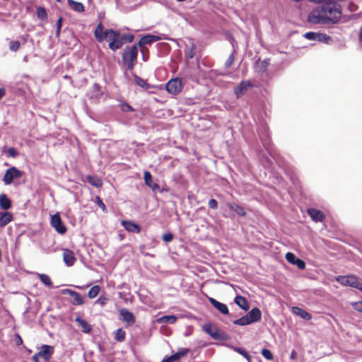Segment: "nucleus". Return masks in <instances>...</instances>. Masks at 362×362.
<instances>
[{
	"label": "nucleus",
	"instance_id": "f257e3e1",
	"mask_svg": "<svg viewBox=\"0 0 362 362\" xmlns=\"http://www.w3.org/2000/svg\"><path fill=\"white\" fill-rule=\"evenodd\" d=\"M138 47L133 45L131 47H127L122 54V61L127 65L130 71L134 69L135 62L137 59Z\"/></svg>",
	"mask_w": 362,
	"mask_h": 362
},
{
	"label": "nucleus",
	"instance_id": "f03ea898",
	"mask_svg": "<svg viewBox=\"0 0 362 362\" xmlns=\"http://www.w3.org/2000/svg\"><path fill=\"white\" fill-rule=\"evenodd\" d=\"M336 280L343 286L356 288L362 291V282L358 281L357 277L354 275L339 276Z\"/></svg>",
	"mask_w": 362,
	"mask_h": 362
},
{
	"label": "nucleus",
	"instance_id": "7ed1b4c3",
	"mask_svg": "<svg viewBox=\"0 0 362 362\" xmlns=\"http://www.w3.org/2000/svg\"><path fill=\"white\" fill-rule=\"evenodd\" d=\"M182 83L178 78H172L165 85L166 90L172 95H177L180 93L182 91Z\"/></svg>",
	"mask_w": 362,
	"mask_h": 362
},
{
	"label": "nucleus",
	"instance_id": "20e7f679",
	"mask_svg": "<svg viewBox=\"0 0 362 362\" xmlns=\"http://www.w3.org/2000/svg\"><path fill=\"white\" fill-rule=\"evenodd\" d=\"M22 176V172L16 167L8 168L3 177V181L6 185H10L14 179L20 178Z\"/></svg>",
	"mask_w": 362,
	"mask_h": 362
},
{
	"label": "nucleus",
	"instance_id": "39448f33",
	"mask_svg": "<svg viewBox=\"0 0 362 362\" xmlns=\"http://www.w3.org/2000/svg\"><path fill=\"white\" fill-rule=\"evenodd\" d=\"M51 226L56 230L59 234H64L66 231V226L63 224L61 217L58 214H56L51 216Z\"/></svg>",
	"mask_w": 362,
	"mask_h": 362
},
{
	"label": "nucleus",
	"instance_id": "423d86ee",
	"mask_svg": "<svg viewBox=\"0 0 362 362\" xmlns=\"http://www.w3.org/2000/svg\"><path fill=\"white\" fill-rule=\"evenodd\" d=\"M54 351V346L51 345L43 344L39 348L37 355L42 358L46 362H48Z\"/></svg>",
	"mask_w": 362,
	"mask_h": 362
},
{
	"label": "nucleus",
	"instance_id": "0eeeda50",
	"mask_svg": "<svg viewBox=\"0 0 362 362\" xmlns=\"http://www.w3.org/2000/svg\"><path fill=\"white\" fill-rule=\"evenodd\" d=\"M119 319L127 323L128 325H132L136 322V317L134 315L130 312L128 309L122 308L119 310Z\"/></svg>",
	"mask_w": 362,
	"mask_h": 362
},
{
	"label": "nucleus",
	"instance_id": "6e6552de",
	"mask_svg": "<svg viewBox=\"0 0 362 362\" xmlns=\"http://www.w3.org/2000/svg\"><path fill=\"white\" fill-rule=\"evenodd\" d=\"M252 84L250 81H242L239 85L234 88V93L237 98L242 97L250 88Z\"/></svg>",
	"mask_w": 362,
	"mask_h": 362
},
{
	"label": "nucleus",
	"instance_id": "1a4fd4ad",
	"mask_svg": "<svg viewBox=\"0 0 362 362\" xmlns=\"http://www.w3.org/2000/svg\"><path fill=\"white\" fill-rule=\"evenodd\" d=\"M62 294H68L73 298L71 303L75 305H81L83 304L84 300L83 296L79 293L71 289H64L62 291Z\"/></svg>",
	"mask_w": 362,
	"mask_h": 362
},
{
	"label": "nucleus",
	"instance_id": "9d476101",
	"mask_svg": "<svg viewBox=\"0 0 362 362\" xmlns=\"http://www.w3.org/2000/svg\"><path fill=\"white\" fill-rule=\"evenodd\" d=\"M167 39L165 37H160L157 35H146L144 37H142L139 42V46L140 47H143L144 45H151L153 42L161 40H165Z\"/></svg>",
	"mask_w": 362,
	"mask_h": 362
},
{
	"label": "nucleus",
	"instance_id": "9b49d317",
	"mask_svg": "<svg viewBox=\"0 0 362 362\" xmlns=\"http://www.w3.org/2000/svg\"><path fill=\"white\" fill-rule=\"evenodd\" d=\"M144 179L145 184L149 188H151L153 192L162 191L160 189V186L157 183H155L153 182L152 176H151V174L150 173V172H148V171L144 172Z\"/></svg>",
	"mask_w": 362,
	"mask_h": 362
},
{
	"label": "nucleus",
	"instance_id": "f8f14e48",
	"mask_svg": "<svg viewBox=\"0 0 362 362\" xmlns=\"http://www.w3.org/2000/svg\"><path fill=\"white\" fill-rule=\"evenodd\" d=\"M307 212L311 219L315 222H322L325 218L323 213L316 209L309 208L308 209Z\"/></svg>",
	"mask_w": 362,
	"mask_h": 362
},
{
	"label": "nucleus",
	"instance_id": "ddd939ff",
	"mask_svg": "<svg viewBox=\"0 0 362 362\" xmlns=\"http://www.w3.org/2000/svg\"><path fill=\"white\" fill-rule=\"evenodd\" d=\"M209 301L221 313H222L223 315L228 314V313H229L228 308V307H227V305L226 304L222 303L216 300V299H214V298H211V297L209 298Z\"/></svg>",
	"mask_w": 362,
	"mask_h": 362
},
{
	"label": "nucleus",
	"instance_id": "4468645a",
	"mask_svg": "<svg viewBox=\"0 0 362 362\" xmlns=\"http://www.w3.org/2000/svg\"><path fill=\"white\" fill-rule=\"evenodd\" d=\"M226 206L234 213H235L237 215L240 216H245L246 215V211L245 209L239 205L238 204L231 202H227Z\"/></svg>",
	"mask_w": 362,
	"mask_h": 362
},
{
	"label": "nucleus",
	"instance_id": "2eb2a0df",
	"mask_svg": "<svg viewBox=\"0 0 362 362\" xmlns=\"http://www.w3.org/2000/svg\"><path fill=\"white\" fill-rule=\"evenodd\" d=\"M122 225L128 232L139 233L141 231L140 226L133 221L123 220Z\"/></svg>",
	"mask_w": 362,
	"mask_h": 362
},
{
	"label": "nucleus",
	"instance_id": "dca6fc26",
	"mask_svg": "<svg viewBox=\"0 0 362 362\" xmlns=\"http://www.w3.org/2000/svg\"><path fill=\"white\" fill-rule=\"evenodd\" d=\"M247 318L250 321L251 324L259 322L262 317V313L260 310L255 307L253 308L247 315Z\"/></svg>",
	"mask_w": 362,
	"mask_h": 362
},
{
	"label": "nucleus",
	"instance_id": "f3484780",
	"mask_svg": "<svg viewBox=\"0 0 362 362\" xmlns=\"http://www.w3.org/2000/svg\"><path fill=\"white\" fill-rule=\"evenodd\" d=\"M258 134L263 146L269 151L270 141L266 127H263L262 129H259L258 130Z\"/></svg>",
	"mask_w": 362,
	"mask_h": 362
},
{
	"label": "nucleus",
	"instance_id": "a211bd4d",
	"mask_svg": "<svg viewBox=\"0 0 362 362\" xmlns=\"http://www.w3.org/2000/svg\"><path fill=\"white\" fill-rule=\"evenodd\" d=\"M63 259L64 263L68 267L74 265V262H76V257L74 256V252L69 249L64 250Z\"/></svg>",
	"mask_w": 362,
	"mask_h": 362
},
{
	"label": "nucleus",
	"instance_id": "6ab92c4d",
	"mask_svg": "<svg viewBox=\"0 0 362 362\" xmlns=\"http://www.w3.org/2000/svg\"><path fill=\"white\" fill-rule=\"evenodd\" d=\"M203 329L214 339H220L219 331L216 327L213 328L211 324L206 323L203 325Z\"/></svg>",
	"mask_w": 362,
	"mask_h": 362
},
{
	"label": "nucleus",
	"instance_id": "aec40b11",
	"mask_svg": "<svg viewBox=\"0 0 362 362\" xmlns=\"http://www.w3.org/2000/svg\"><path fill=\"white\" fill-rule=\"evenodd\" d=\"M13 218V214L8 211L0 212V228L5 227L7 224L12 221Z\"/></svg>",
	"mask_w": 362,
	"mask_h": 362
},
{
	"label": "nucleus",
	"instance_id": "412c9836",
	"mask_svg": "<svg viewBox=\"0 0 362 362\" xmlns=\"http://www.w3.org/2000/svg\"><path fill=\"white\" fill-rule=\"evenodd\" d=\"M234 302L237 305H238L243 310H245V311L248 310L249 304L245 297H243L241 296H237L234 299Z\"/></svg>",
	"mask_w": 362,
	"mask_h": 362
},
{
	"label": "nucleus",
	"instance_id": "4be33fe9",
	"mask_svg": "<svg viewBox=\"0 0 362 362\" xmlns=\"http://www.w3.org/2000/svg\"><path fill=\"white\" fill-rule=\"evenodd\" d=\"M292 311L293 314L305 320H310L312 317L310 314L298 307H293Z\"/></svg>",
	"mask_w": 362,
	"mask_h": 362
},
{
	"label": "nucleus",
	"instance_id": "5701e85b",
	"mask_svg": "<svg viewBox=\"0 0 362 362\" xmlns=\"http://www.w3.org/2000/svg\"><path fill=\"white\" fill-rule=\"evenodd\" d=\"M0 207L4 210H8L11 207V201L5 194L0 195Z\"/></svg>",
	"mask_w": 362,
	"mask_h": 362
},
{
	"label": "nucleus",
	"instance_id": "b1692460",
	"mask_svg": "<svg viewBox=\"0 0 362 362\" xmlns=\"http://www.w3.org/2000/svg\"><path fill=\"white\" fill-rule=\"evenodd\" d=\"M120 35L119 31L113 29H106L105 30L104 40L107 39L110 42H112L116 37Z\"/></svg>",
	"mask_w": 362,
	"mask_h": 362
},
{
	"label": "nucleus",
	"instance_id": "393cba45",
	"mask_svg": "<svg viewBox=\"0 0 362 362\" xmlns=\"http://www.w3.org/2000/svg\"><path fill=\"white\" fill-rule=\"evenodd\" d=\"M75 321L78 324L80 327H81L83 332L84 333L90 332L92 327L86 320H84L80 317H77Z\"/></svg>",
	"mask_w": 362,
	"mask_h": 362
},
{
	"label": "nucleus",
	"instance_id": "a878e982",
	"mask_svg": "<svg viewBox=\"0 0 362 362\" xmlns=\"http://www.w3.org/2000/svg\"><path fill=\"white\" fill-rule=\"evenodd\" d=\"M94 35L98 42H101L104 40L105 31H103V27L101 22L97 25L94 31Z\"/></svg>",
	"mask_w": 362,
	"mask_h": 362
},
{
	"label": "nucleus",
	"instance_id": "bb28decb",
	"mask_svg": "<svg viewBox=\"0 0 362 362\" xmlns=\"http://www.w3.org/2000/svg\"><path fill=\"white\" fill-rule=\"evenodd\" d=\"M123 45L122 40L120 37V35L116 37L112 42L109 43V48L115 52L116 50L120 49Z\"/></svg>",
	"mask_w": 362,
	"mask_h": 362
},
{
	"label": "nucleus",
	"instance_id": "cd10ccee",
	"mask_svg": "<svg viewBox=\"0 0 362 362\" xmlns=\"http://www.w3.org/2000/svg\"><path fill=\"white\" fill-rule=\"evenodd\" d=\"M134 81L137 86H139L144 89H149L153 87L151 84L148 83L146 80L143 79L136 75H134Z\"/></svg>",
	"mask_w": 362,
	"mask_h": 362
},
{
	"label": "nucleus",
	"instance_id": "c85d7f7f",
	"mask_svg": "<svg viewBox=\"0 0 362 362\" xmlns=\"http://www.w3.org/2000/svg\"><path fill=\"white\" fill-rule=\"evenodd\" d=\"M68 4L74 11L76 12L80 13L84 11V6L80 2H77L74 0H68Z\"/></svg>",
	"mask_w": 362,
	"mask_h": 362
},
{
	"label": "nucleus",
	"instance_id": "c756f323",
	"mask_svg": "<svg viewBox=\"0 0 362 362\" xmlns=\"http://www.w3.org/2000/svg\"><path fill=\"white\" fill-rule=\"evenodd\" d=\"M125 337L126 332L122 328H119L115 332V339L117 341H124L125 340Z\"/></svg>",
	"mask_w": 362,
	"mask_h": 362
},
{
	"label": "nucleus",
	"instance_id": "7c9ffc66",
	"mask_svg": "<svg viewBox=\"0 0 362 362\" xmlns=\"http://www.w3.org/2000/svg\"><path fill=\"white\" fill-rule=\"evenodd\" d=\"M317 41L327 45H330L332 42V39L330 36L326 34L319 33Z\"/></svg>",
	"mask_w": 362,
	"mask_h": 362
},
{
	"label": "nucleus",
	"instance_id": "2f4dec72",
	"mask_svg": "<svg viewBox=\"0 0 362 362\" xmlns=\"http://www.w3.org/2000/svg\"><path fill=\"white\" fill-rule=\"evenodd\" d=\"M39 279L41 282L47 286H51L52 285V281L49 276L45 274H37Z\"/></svg>",
	"mask_w": 362,
	"mask_h": 362
},
{
	"label": "nucleus",
	"instance_id": "473e14b6",
	"mask_svg": "<svg viewBox=\"0 0 362 362\" xmlns=\"http://www.w3.org/2000/svg\"><path fill=\"white\" fill-rule=\"evenodd\" d=\"M233 324L235 325L245 326V325H250L251 322L249 320V319L247 318V315H245L239 319L234 320Z\"/></svg>",
	"mask_w": 362,
	"mask_h": 362
},
{
	"label": "nucleus",
	"instance_id": "72a5a7b5",
	"mask_svg": "<svg viewBox=\"0 0 362 362\" xmlns=\"http://www.w3.org/2000/svg\"><path fill=\"white\" fill-rule=\"evenodd\" d=\"M177 317L175 315H165L159 319L160 322L168 324H173L176 322Z\"/></svg>",
	"mask_w": 362,
	"mask_h": 362
},
{
	"label": "nucleus",
	"instance_id": "f704fd0d",
	"mask_svg": "<svg viewBox=\"0 0 362 362\" xmlns=\"http://www.w3.org/2000/svg\"><path fill=\"white\" fill-rule=\"evenodd\" d=\"M100 290V288L99 286H94L92 288H90L88 293V298H94L95 297H96L98 295Z\"/></svg>",
	"mask_w": 362,
	"mask_h": 362
},
{
	"label": "nucleus",
	"instance_id": "c9c22d12",
	"mask_svg": "<svg viewBox=\"0 0 362 362\" xmlns=\"http://www.w3.org/2000/svg\"><path fill=\"white\" fill-rule=\"evenodd\" d=\"M37 16L41 20L47 19V14L46 9L43 7H39L37 9Z\"/></svg>",
	"mask_w": 362,
	"mask_h": 362
},
{
	"label": "nucleus",
	"instance_id": "e433bc0d",
	"mask_svg": "<svg viewBox=\"0 0 362 362\" xmlns=\"http://www.w3.org/2000/svg\"><path fill=\"white\" fill-rule=\"evenodd\" d=\"M88 182L94 187H99L102 185V182L99 179H96L92 176L88 177Z\"/></svg>",
	"mask_w": 362,
	"mask_h": 362
},
{
	"label": "nucleus",
	"instance_id": "4c0bfd02",
	"mask_svg": "<svg viewBox=\"0 0 362 362\" xmlns=\"http://www.w3.org/2000/svg\"><path fill=\"white\" fill-rule=\"evenodd\" d=\"M319 33L308 32L304 34V37L308 40L317 41Z\"/></svg>",
	"mask_w": 362,
	"mask_h": 362
},
{
	"label": "nucleus",
	"instance_id": "58836bf2",
	"mask_svg": "<svg viewBox=\"0 0 362 362\" xmlns=\"http://www.w3.org/2000/svg\"><path fill=\"white\" fill-rule=\"evenodd\" d=\"M121 110L122 112H134V108L127 103L123 102L120 105Z\"/></svg>",
	"mask_w": 362,
	"mask_h": 362
},
{
	"label": "nucleus",
	"instance_id": "ea45409f",
	"mask_svg": "<svg viewBox=\"0 0 362 362\" xmlns=\"http://www.w3.org/2000/svg\"><path fill=\"white\" fill-rule=\"evenodd\" d=\"M188 352V349H184L182 350H181L180 351H178L174 354H173V356L174 357V359L175 360V361H178L182 356H184L185 355H186Z\"/></svg>",
	"mask_w": 362,
	"mask_h": 362
},
{
	"label": "nucleus",
	"instance_id": "a19ab883",
	"mask_svg": "<svg viewBox=\"0 0 362 362\" xmlns=\"http://www.w3.org/2000/svg\"><path fill=\"white\" fill-rule=\"evenodd\" d=\"M286 259L289 263L294 264L296 260L298 259V258L296 257V256L293 253L288 252L286 255Z\"/></svg>",
	"mask_w": 362,
	"mask_h": 362
},
{
	"label": "nucleus",
	"instance_id": "79ce46f5",
	"mask_svg": "<svg viewBox=\"0 0 362 362\" xmlns=\"http://www.w3.org/2000/svg\"><path fill=\"white\" fill-rule=\"evenodd\" d=\"M120 37H121L123 43L124 42H131L134 40V37L132 34L120 35Z\"/></svg>",
	"mask_w": 362,
	"mask_h": 362
},
{
	"label": "nucleus",
	"instance_id": "37998d69",
	"mask_svg": "<svg viewBox=\"0 0 362 362\" xmlns=\"http://www.w3.org/2000/svg\"><path fill=\"white\" fill-rule=\"evenodd\" d=\"M262 355L267 360H272L273 358L272 353L267 349H263L262 350Z\"/></svg>",
	"mask_w": 362,
	"mask_h": 362
},
{
	"label": "nucleus",
	"instance_id": "c03bdc74",
	"mask_svg": "<svg viewBox=\"0 0 362 362\" xmlns=\"http://www.w3.org/2000/svg\"><path fill=\"white\" fill-rule=\"evenodd\" d=\"M20 47V42L18 41H11L9 45V48L11 51L16 52Z\"/></svg>",
	"mask_w": 362,
	"mask_h": 362
},
{
	"label": "nucleus",
	"instance_id": "a18cd8bd",
	"mask_svg": "<svg viewBox=\"0 0 362 362\" xmlns=\"http://www.w3.org/2000/svg\"><path fill=\"white\" fill-rule=\"evenodd\" d=\"M235 350L239 353L240 354H241L243 356H244L245 358H246L247 359V361H250V355L248 354V353L247 352L246 350L242 349V348H235Z\"/></svg>",
	"mask_w": 362,
	"mask_h": 362
},
{
	"label": "nucleus",
	"instance_id": "49530a36",
	"mask_svg": "<svg viewBox=\"0 0 362 362\" xmlns=\"http://www.w3.org/2000/svg\"><path fill=\"white\" fill-rule=\"evenodd\" d=\"M234 60H235V56H234V53L233 52L230 54L229 57L228 58V59L226 60V62L225 63L226 67L229 68L234 62Z\"/></svg>",
	"mask_w": 362,
	"mask_h": 362
},
{
	"label": "nucleus",
	"instance_id": "de8ad7c7",
	"mask_svg": "<svg viewBox=\"0 0 362 362\" xmlns=\"http://www.w3.org/2000/svg\"><path fill=\"white\" fill-rule=\"evenodd\" d=\"M293 265H296L298 268L300 269H304L305 268V262L299 258L296 260L295 264Z\"/></svg>",
	"mask_w": 362,
	"mask_h": 362
},
{
	"label": "nucleus",
	"instance_id": "09e8293b",
	"mask_svg": "<svg viewBox=\"0 0 362 362\" xmlns=\"http://www.w3.org/2000/svg\"><path fill=\"white\" fill-rule=\"evenodd\" d=\"M352 306L355 310L362 313V301L354 303Z\"/></svg>",
	"mask_w": 362,
	"mask_h": 362
},
{
	"label": "nucleus",
	"instance_id": "8fccbe9b",
	"mask_svg": "<svg viewBox=\"0 0 362 362\" xmlns=\"http://www.w3.org/2000/svg\"><path fill=\"white\" fill-rule=\"evenodd\" d=\"M209 207L212 209H216L218 208V202L214 199H209L208 202Z\"/></svg>",
	"mask_w": 362,
	"mask_h": 362
},
{
	"label": "nucleus",
	"instance_id": "3c124183",
	"mask_svg": "<svg viewBox=\"0 0 362 362\" xmlns=\"http://www.w3.org/2000/svg\"><path fill=\"white\" fill-rule=\"evenodd\" d=\"M173 238V235L171 233H165L163 235V240L165 243L170 242Z\"/></svg>",
	"mask_w": 362,
	"mask_h": 362
},
{
	"label": "nucleus",
	"instance_id": "603ef678",
	"mask_svg": "<svg viewBox=\"0 0 362 362\" xmlns=\"http://www.w3.org/2000/svg\"><path fill=\"white\" fill-rule=\"evenodd\" d=\"M7 153L9 156L12 157V158H15L18 155V152L16 151V148H13V147H11L8 149L7 151Z\"/></svg>",
	"mask_w": 362,
	"mask_h": 362
},
{
	"label": "nucleus",
	"instance_id": "864d4df0",
	"mask_svg": "<svg viewBox=\"0 0 362 362\" xmlns=\"http://www.w3.org/2000/svg\"><path fill=\"white\" fill-rule=\"evenodd\" d=\"M62 18L60 17L57 21V30H56V35L59 36L61 29H62Z\"/></svg>",
	"mask_w": 362,
	"mask_h": 362
},
{
	"label": "nucleus",
	"instance_id": "5fc2aeb1",
	"mask_svg": "<svg viewBox=\"0 0 362 362\" xmlns=\"http://www.w3.org/2000/svg\"><path fill=\"white\" fill-rule=\"evenodd\" d=\"M96 204L103 209V211H105V205L104 204V203L99 197H96Z\"/></svg>",
	"mask_w": 362,
	"mask_h": 362
},
{
	"label": "nucleus",
	"instance_id": "6e6d98bb",
	"mask_svg": "<svg viewBox=\"0 0 362 362\" xmlns=\"http://www.w3.org/2000/svg\"><path fill=\"white\" fill-rule=\"evenodd\" d=\"M107 299L104 297H100L97 300L96 303L100 304V305L103 306L106 304Z\"/></svg>",
	"mask_w": 362,
	"mask_h": 362
},
{
	"label": "nucleus",
	"instance_id": "4d7b16f0",
	"mask_svg": "<svg viewBox=\"0 0 362 362\" xmlns=\"http://www.w3.org/2000/svg\"><path fill=\"white\" fill-rule=\"evenodd\" d=\"M175 360L174 359V357L173 356V355H171L170 356L165 357L162 360V362H175Z\"/></svg>",
	"mask_w": 362,
	"mask_h": 362
},
{
	"label": "nucleus",
	"instance_id": "13d9d810",
	"mask_svg": "<svg viewBox=\"0 0 362 362\" xmlns=\"http://www.w3.org/2000/svg\"><path fill=\"white\" fill-rule=\"evenodd\" d=\"M23 344V339L19 334H16V344L21 345Z\"/></svg>",
	"mask_w": 362,
	"mask_h": 362
},
{
	"label": "nucleus",
	"instance_id": "bf43d9fd",
	"mask_svg": "<svg viewBox=\"0 0 362 362\" xmlns=\"http://www.w3.org/2000/svg\"><path fill=\"white\" fill-rule=\"evenodd\" d=\"M357 9V6L353 4V3H351L350 5H349V10L352 12L356 11Z\"/></svg>",
	"mask_w": 362,
	"mask_h": 362
},
{
	"label": "nucleus",
	"instance_id": "052dcab7",
	"mask_svg": "<svg viewBox=\"0 0 362 362\" xmlns=\"http://www.w3.org/2000/svg\"><path fill=\"white\" fill-rule=\"evenodd\" d=\"M267 66H268V62L266 60H264L261 64L262 70L264 71L267 69Z\"/></svg>",
	"mask_w": 362,
	"mask_h": 362
},
{
	"label": "nucleus",
	"instance_id": "680f3d73",
	"mask_svg": "<svg viewBox=\"0 0 362 362\" xmlns=\"http://www.w3.org/2000/svg\"><path fill=\"white\" fill-rule=\"evenodd\" d=\"M40 356L39 355H37V353H36V354H34V355H33V361L34 362H40V361H39V358H40Z\"/></svg>",
	"mask_w": 362,
	"mask_h": 362
},
{
	"label": "nucleus",
	"instance_id": "e2e57ef3",
	"mask_svg": "<svg viewBox=\"0 0 362 362\" xmlns=\"http://www.w3.org/2000/svg\"><path fill=\"white\" fill-rule=\"evenodd\" d=\"M5 95V90L4 88H0V100Z\"/></svg>",
	"mask_w": 362,
	"mask_h": 362
},
{
	"label": "nucleus",
	"instance_id": "0e129e2a",
	"mask_svg": "<svg viewBox=\"0 0 362 362\" xmlns=\"http://www.w3.org/2000/svg\"><path fill=\"white\" fill-rule=\"evenodd\" d=\"M265 167L268 168L270 165V161L268 158L265 159Z\"/></svg>",
	"mask_w": 362,
	"mask_h": 362
},
{
	"label": "nucleus",
	"instance_id": "69168bd1",
	"mask_svg": "<svg viewBox=\"0 0 362 362\" xmlns=\"http://www.w3.org/2000/svg\"><path fill=\"white\" fill-rule=\"evenodd\" d=\"M192 48H193V47ZM188 57L189 58H193L194 57V53H193L192 49H191L189 53L188 54Z\"/></svg>",
	"mask_w": 362,
	"mask_h": 362
},
{
	"label": "nucleus",
	"instance_id": "338daca9",
	"mask_svg": "<svg viewBox=\"0 0 362 362\" xmlns=\"http://www.w3.org/2000/svg\"><path fill=\"white\" fill-rule=\"evenodd\" d=\"M141 52L143 54V59H144V61H146V55L144 54V49L143 47H141Z\"/></svg>",
	"mask_w": 362,
	"mask_h": 362
},
{
	"label": "nucleus",
	"instance_id": "774afa93",
	"mask_svg": "<svg viewBox=\"0 0 362 362\" xmlns=\"http://www.w3.org/2000/svg\"><path fill=\"white\" fill-rule=\"evenodd\" d=\"M295 356H296V353L294 351H293L291 354V358L293 359L295 358Z\"/></svg>",
	"mask_w": 362,
	"mask_h": 362
}]
</instances>
